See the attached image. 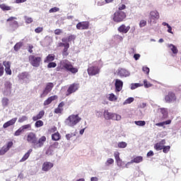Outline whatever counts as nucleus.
Wrapping results in <instances>:
<instances>
[{"instance_id": "obj_46", "label": "nucleus", "mask_w": 181, "mask_h": 181, "mask_svg": "<svg viewBox=\"0 0 181 181\" xmlns=\"http://www.w3.org/2000/svg\"><path fill=\"white\" fill-rule=\"evenodd\" d=\"M23 132V130L21 127H20L15 133H14V136H19Z\"/></svg>"}, {"instance_id": "obj_53", "label": "nucleus", "mask_w": 181, "mask_h": 181, "mask_svg": "<svg viewBox=\"0 0 181 181\" xmlns=\"http://www.w3.org/2000/svg\"><path fill=\"white\" fill-rule=\"evenodd\" d=\"M64 39H67V43L71 42V40H74V35H69L68 37H64Z\"/></svg>"}, {"instance_id": "obj_40", "label": "nucleus", "mask_w": 181, "mask_h": 181, "mask_svg": "<svg viewBox=\"0 0 181 181\" xmlns=\"http://www.w3.org/2000/svg\"><path fill=\"white\" fill-rule=\"evenodd\" d=\"M9 104V99L6 98H4L2 99V105L3 107H8V105Z\"/></svg>"}, {"instance_id": "obj_62", "label": "nucleus", "mask_w": 181, "mask_h": 181, "mask_svg": "<svg viewBox=\"0 0 181 181\" xmlns=\"http://www.w3.org/2000/svg\"><path fill=\"white\" fill-rule=\"evenodd\" d=\"M13 145V142L12 141H9L8 143H7V144L6 145V146L8 148L11 149V148H12V146Z\"/></svg>"}, {"instance_id": "obj_38", "label": "nucleus", "mask_w": 181, "mask_h": 181, "mask_svg": "<svg viewBox=\"0 0 181 181\" xmlns=\"http://www.w3.org/2000/svg\"><path fill=\"white\" fill-rule=\"evenodd\" d=\"M8 151H9V148L6 146H4L0 150V155H5L6 152H8Z\"/></svg>"}, {"instance_id": "obj_8", "label": "nucleus", "mask_w": 181, "mask_h": 181, "mask_svg": "<svg viewBox=\"0 0 181 181\" xmlns=\"http://www.w3.org/2000/svg\"><path fill=\"white\" fill-rule=\"evenodd\" d=\"M80 88V84L77 83H74L71 84L69 87V88L66 90V95H70V94H73V93H76L77 90Z\"/></svg>"}, {"instance_id": "obj_49", "label": "nucleus", "mask_w": 181, "mask_h": 181, "mask_svg": "<svg viewBox=\"0 0 181 181\" xmlns=\"http://www.w3.org/2000/svg\"><path fill=\"white\" fill-rule=\"evenodd\" d=\"M59 11H60V8H59L58 7H54L49 9V13H53L54 12H59Z\"/></svg>"}, {"instance_id": "obj_31", "label": "nucleus", "mask_w": 181, "mask_h": 181, "mask_svg": "<svg viewBox=\"0 0 181 181\" xmlns=\"http://www.w3.org/2000/svg\"><path fill=\"white\" fill-rule=\"evenodd\" d=\"M172 122L171 120L168 119L165 122H160V123H156V127H165V125H169Z\"/></svg>"}, {"instance_id": "obj_24", "label": "nucleus", "mask_w": 181, "mask_h": 181, "mask_svg": "<svg viewBox=\"0 0 181 181\" xmlns=\"http://www.w3.org/2000/svg\"><path fill=\"white\" fill-rule=\"evenodd\" d=\"M45 115V110H41L39 112V113L33 117V121H37V119H42L43 118V116Z\"/></svg>"}, {"instance_id": "obj_2", "label": "nucleus", "mask_w": 181, "mask_h": 181, "mask_svg": "<svg viewBox=\"0 0 181 181\" xmlns=\"http://www.w3.org/2000/svg\"><path fill=\"white\" fill-rule=\"evenodd\" d=\"M81 121V117L78 115H71L65 120V125L70 127L71 128H74L78 122Z\"/></svg>"}, {"instance_id": "obj_60", "label": "nucleus", "mask_w": 181, "mask_h": 181, "mask_svg": "<svg viewBox=\"0 0 181 181\" xmlns=\"http://www.w3.org/2000/svg\"><path fill=\"white\" fill-rule=\"evenodd\" d=\"M4 76V64H0V77Z\"/></svg>"}, {"instance_id": "obj_14", "label": "nucleus", "mask_w": 181, "mask_h": 181, "mask_svg": "<svg viewBox=\"0 0 181 181\" xmlns=\"http://www.w3.org/2000/svg\"><path fill=\"white\" fill-rule=\"evenodd\" d=\"M124 86V82L121 81V79H116L115 83V90L117 93H119L121 90H122V87Z\"/></svg>"}, {"instance_id": "obj_17", "label": "nucleus", "mask_w": 181, "mask_h": 181, "mask_svg": "<svg viewBox=\"0 0 181 181\" xmlns=\"http://www.w3.org/2000/svg\"><path fill=\"white\" fill-rule=\"evenodd\" d=\"M165 144H166V141L165 139L161 140L154 145V149H156V151H162L165 146Z\"/></svg>"}, {"instance_id": "obj_19", "label": "nucleus", "mask_w": 181, "mask_h": 181, "mask_svg": "<svg viewBox=\"0 0 181 181\" xmlns=\"http://www.w3.org/2000/svg\"><path fill=\"white\" fill-rule=\"evenodd\" d=\"M130 29H131V27L126 26L125 25L122 24L118 28V31L120 33H128Z\"/></svg>"}, {"instance_id": "obj_35", "label": "nucleus", "mask_w": 181, "mask_h": 181, "mask_svg": "<svg viewBox=\"0 0 181 181\" xmlns=\"http://www.w3.org/2000/svg\"><path fill=\"white\" fill-rule=\"evenodd\" d=\"M52 141H59L60 139V134L59 132H56L52 135Z\"/></svg>"}, {"instance_id": "obj_39", "label": "nucleus", "mask_w": 181, "mask_h": 181, "mask_svg": "<svg viewBox=\"0 0 181 181\" xmlns=\"http://www.w3.org/2000/svg\"><path fill=\"white\" fill-rule=\"evenodd\" d=\"M105 166H110L111 165H114V159L107 158L106 162L105 163Z\"/></svg>"}, {"instance_id": "obj_50", "label": "nucleus", "mask_w": 181, "mask_h": 181, "mask_svg": "<svg viewBox=\"0 0 181 181\" xmlns=\"http://www.w3.org/2000/svg\"><path fill=\"white\" fill-rule=\"evenodd\" d=\"M144 84L146 88H149V87H152V85L151 84V83L148 82V81L146 80L144 81Z\"/></svg>"}, {"instance_id": "obj_21", "label": "nucleus", "mask_w": 181, "mask_h": 181, "mask_svg": "<svg viewBox=\"0 0 181 181\" xmlns=\"http://www.w3.org/2000/svg\"><path fill=\"white\" fill-rule=\"evenodd\" d=\"M17 120H18V118H16V117L11 119V120H9L7 122L4 124L3 128L6 129L8 127L13 125L15 124V122H16Z\"/></svg>"}, {"instance_id": "obj_15", "label": "nucleus", "mask_w": 181, "mask_h": 181, "mask_svg": "<svg viewBox=\"0 0 181 181\" xmlns=\"http://www.w3.org/2000/svg\"><path fill=\"white\" fill-rule=\"evenodd\" d=\"M7 22H13V23H11L10 25L13 30L18 29V21H16V17H10L8 19H7Z\"/></svg>"}, {"instance_id": "obj_23", "label": "nucleus", "mask_w": 181, "mask_h": 181, "mask_svg": "<svg viewBox=\"0 0 181 181\" xmlns=\"http://www.w3.org/2000/svg\"><path fill=\"white\" fill-rule=\"evenodd\" d=\"M54 100H57V95H53L48 98L46 100H45L44 105H49V104H52V102L54 101Z\"/></svg>"}, {"instance_id": "obj_45", "label": "nucleus", "mask_w": 181, "mask_h": 181, "mask_svg": "<svg viewBox=\"0 0 181 181\" xmlns=\"http://www.w3.org/2000/svg\"><path fill=\"white\" fill-rule=\"evenodd\" d=\"M29 153H25L23 158L20 160V162H25V160H28V159L29 158Z\"/></svg>"}, {"instance_id": "obj_32", "label": "nucleus", "mask_w": 181, "mask_h": 181, "mask_svg": "<svg viewBox=\"0 0 181 181\" xmlns=\"http://www.w3.org/2000/svg\"><path fill=\"white\" fill-rule=\"evenodd\" d=\"M128 144L125 141H119L117 143V148L119 149H124L126 146H127Z\"/></svg>"}, {"instance_id": "obj_3", "label": "nucleus", "mask_w": 181, "mask_h": 181, "mask_svg": "<svg viewBox=\"0 0 181 181\" xmlns=\"http://www.w3.org/2000/svg\"><path fill=\"white\" fill-rule=\"evenodd\" d=\"M61 65L62 66V67H64V69H66V70L72 73V74H76V73L78 72V69L77 68H74V66L71 65V63H70L69 60L64 59L62 61Z\"/></svg>"}, {"instance_id": "obj_57", "label": "nucleus", "mask_w": 181, "mask_h": 181, "mask_svg": "<svg viewBox=\"0 0 181 181\" xmlns=\"http://www.w3.org/2000/svg\"><path fill=\"white\" fill-rule=\"evenodd\" d=\"M63 111V108H61V107H57L55 110H54V112L55 114H62V112Z\"/></svg>"}, {"instance_id": "obj_36", "label": "nucleus", "mask_w": 181, "mask_h": 181, "mask_svg": "<svg viewBox=\"0 0 181 181\" xmlns=\"http://www.w3.org/2000/svg\"><path fill=\"white\" fill-rule=\"evenodd\" d=\"M134 124H136L138 127H145L146 125V122L142 121V120H139V121H135Z\"/></svg>"}, {"instance_id": "obj_41", "label": "nucleus", "mask_w": 181, "mask_h": 181, "mask_svg": "<svg viewBox=\"0 0 181 181\" xmlns=\"http://www.w3.org/2000/svg\"><path fill=\"white\" fill-rule=\"evenodd\" d=\"M35 128H40V127H43V121L37 120L35 124Z\"/></svg>"}, {"instance_id": "obj_58", "label": "nucleus", "mask_w": 181, "mask_h": 181, "mask_svg": "<svg viewBox=\"0 0 181 181\" xmlns=\"http://www.w3.org/2000/svg\"><path fill=\"white\" fill-rule=\"evenodd\" d=\"M35 33H41V32H43V28L42 27H38L35 29Z\"/></svg>"}, {"instance_id": "obj_10", "label": "nucleus", "mask_w": 181, "mask_h": 181, "mask_svg": "<svg viewBox=\"0 0 181 181\" xmlns=\"http://www.w3.org/2000/svg\"><path fill=\"white\" fill-rule=\"evenodd\" d=\"M117 76H119V77H129V76H131V73L129 72V71L123 69V68H119L117 70Z\"/></svg>"}, {"instance_id": "obj_61", "label": "nucleus", "mask_w": 181, "mask_h": 181, "mask_svg": "<svg viewBox=\"0 0 181 181\" xmlns=\"http://www.w3.org/2000/svg\"><path fill=\"white\" fill-rule=\"evenodd\" d=\"M125 8H127V6H125V4H120L119 6V11H124Z\"/></svg>"}, {"instance_id": "obj_13", "label": "nucleus", "mask_w": 181, "mask_h": 181, "mask_svg": "<svg viewBox=\"0 0 181 181\" xmlns=\"http://www.w3.org/2000/svg\"><path fill=\"white\" fill-rule=\"evenodd\" d=\"M62 42L66 43L65 46L64 47V48L62 52V55L66 57L69 56V52H67V50H69V48L70 47V44L67 42V38H62Z\"/></svg>"}, {"instance_id": "obj_29", "label": "nucleus", "mask_w": 181, "mask_h": 181, "mask_svg": "<svg viewBox=\"0 0 181 181\" xmlns=\"http://www.w3.org/2000/svg\"><path fill=\"white\" fill-rule=\"evenodd\" d=\"M168 47H170V50L174 54H177L179 50H177V47H176V46L173 45V44H170L168 45Z\"/></svg>"}, {"instance_id": "obj_63", "label": "nucleus", "mask_w": 181, "mask_h": 181, "mask_svg": "<svg viewBox=\"0 0 181 181\" xmlns=\"http://www.w3.org/2000/svg\"><path fill=\"white\" fill-rule=\"evenodd\" d=\"M140 58H141V54H134V59L135 60H139Z\"/></svg>"}, {"instance_id": "obj_37", "label": "nucleus", "mask_w": 181, "mask_h": 181, "mask_svg": "<svg viewBox=\"0 0 181 181\" xmlns=\"http://www.w3.org/2000/svg\"><path fill=\"white\" fill-rule=\"evenodd\" d=\"M134 98H128L123 103V105H128V104H132L134 103Z\"/></svg>"}, {"instance_id": "obj_7", "label": "nucleus", "mask_w": 181, "mask_h": 181, "mask_svg": "<svg viewBox=\"0 0 181 181\" xmlns=\"http://www.w3.org/2000/svg\"><path fill=\"white\" fill-rule=\"evenodd\" d=\"M176 95L173 92H169L167 95L165 96V101L168 104H173L176 103Z\"/></svg>"}, {"instance_id": "obj_4", "label": "nucleus", "mask_w": 181, "mask_h": 181, "mask_svg": "<svg viewBox=\"0 0 181 181\" xmlns=\"http://www.w3.org/2000/svg\"><path fill=\"white\" fill-rule=\"evenodd\" d=\"M127 18V14L122 11H116L112 17L114 22L119 23L122 22Z\"/></svg>"}, {"instance_id": "obj_9", "label": "nucleus", "mask_w": 181, "mask_h": 181, "mask_svg": "<svg viewBox=\"0 0 181 181\" xmlns=\"http://www.w3.org/2000/svg\"><path fill=\"white\" fill-rule=\"evenodd\" d=\"M11 93H12V83L6 81L4 83V95H11Z\"/></svg>"}, {"instance_id": "obj_6", "label": "nucleus", "mask_w": 181, "mask_h": 181, "mask_svg": "<svg viewBox=\"0 0 181 181\" xmlns=\"http://www.w3.org/2000/svg\"><path fill=\"white\" fill-rule=\"evenodd\" d=\"M53 87H54V84L53 83H47L45 89L43 90L42 93L40 95V98H45L53 90Z\"/></svg>"}, {"instance_id": "obj_25", "label": "nucleus", "mask_w": 181, "mask_h": 181, "mask_svg": "<svg viewBox=\"0 0 181 181\" xmlns=\"http://www.w3.org/2000/svg\"><path fill=\"white\" fill-rule=\"evenodd\" d=\"M150 18L151 19H159V12L157 11L150 12Z\"/></svg>"}, {"instance_id": "obj_54", "label": "nucleus", "mask_w": 181, "mask_h": 181, "mask_svg": "<svg viewBox=\"0 0 181 181\" xmlns=\"http://www.w3.org/2000/svg\"><path fill=\"white\" fill-rule=\"evenodd\" d=\"M56 66H57V64H56V63H54V62H49L48 64L47 67H48V69H52V68L56 67Z\"/></svg>"}, {"instance_id": "obj_12", "label": "nucleus", "mask_w": 181, "mask_h": 181, "mask_svg": "<svg viewBox=\"0 0 181 181\" xmlns=\"http://www.w3.org/2000/svg\"><path fill=\"white\" fill-rule=\"evenodd\" d=\"M54 165L52 162L45 161L43 163L42 165V172H49L52 168H53Z\"/></svg>"}, {"instance_id": "obj_26", "label": "nucleus", "mask_w": 181, "mask_h": 181, "mask_svg": "<svg viewBox=\"0 0 181 181\" xmlns=\"http://www.w3.org/2000/svg\"><path fill=\"white\" fill-rule=\"evenodd\" d=\"M54 60V54H49L44 60V63H50V62H53Z\"/></svg>"}, {"instance_id": "obj_16", "label": "nucleus", "mask_w": 181, "mask_h": 181, "mask_svg": "<svg viewBox=\"0 0 181 181\" xmlns=\"http://www.w3.org/2000/svg\"><path fill=\"white\" fill-rule=\"evenodd\" d=\"M76 29L78 30H84L88 29V22H80L76 25Z\"/></svg>"}, {"instance_id": "obj_11", "label": "nucleus", "mask_w": 181, "mask_h": 181, "mask_svg": "<svg viewBox=\"0 0 181 181\" xmlns=\"http://www.w3.org/2000/svg\"><path fill=\"white\" fill-rule=\"evenodd\" d=\"M100 74V68L97 66H92L88 69V74L89 76H96Z\"/></svg>"}, {"instance_id": "obj_55", "label": "nucleus", "mask_w": 181, "mask_h": 181, "mask_svg": "<svg viewBox=\"0 0 181 181\" xmlns=\"http://www.w3.org/2000/svg\"><path fill=\"white\" fill-rule=\"evenodd\" d=\"M142 71L144 73H146V74H149L150 69L148 68V66H143Z\"/></svg>"}, {"instance_id": "obj_30", "label": "nucleus", "mask_w": 181, "mask_h": 181, "mask_svg": "<svg viewBox=\"0 0 181 181\" xmlns=\"http://www.w3.org/2000/svg\"><path fill=\"white\" fill-rule=\"evenodd\" d=\"M107 99L109 100V101H117V100H118V98L117 97V95H115L114 93H110L107 95Z\"/></svg>"}, {"instance_id": "obj_48", "label": "nucleus", "mask_w": 181, "mask_h": 181, "mask_svg": "<svg viewBox=\"0 0 181 181\" xmlns=\"http://www.w3.org/2000/svg\"><path fill=\"white\" fill-rule=\"evenodd\" d=\"M169 151H170V146H164V147H163V152L164 153H168V152H169Z\"/></svg>"}, {"instance_id": "obj_1", "label": "nucleus", "mask_w": 181, "mask_h": 181, "mask_svg": "<svg viewBox=\"0 0 181 181\" xmlns=\"http://www.w3.org/2000/svg\"><path fill=\"white\" fill-rule=\"evenodd\" d=\"M27 141L28 142H30V144H33V148H34V149H39L42 148L45 145V143L46 142V136H42L37 141L36 134L33 132H30L27 136Z\"/></svg>"}, {"instance_id": "obj_28", "label": "nucleus", "mask_w": 181, "mask_h": 181, "mask_svg": "<svg viewBox=\"0 0 181 181\" xmlns=\"http://www.w3.org/2000/svg\"><path fill=\"white\" fill-rule=\"evenodd\" d=\"M121 115L117 114V113H112V117H110V119H112L113 121H121Z\"/></svg>"}, {"instance_id": "obj_59", "label": "nucleus", "mask_w": 181, "mask_h": 181, "mask_svg": "<svg viewBox=\"0 0 181 181\" xmlns=\"http://www.w3.org/2000/svg\"><path fill=\"white\" fill-rule=\"evenodd\" d=\"M21 128L23 129V132L25 131V129H30V124H25Z\"/></svg>"}, {"instance_id": "obj_20", "label": "nucleus", "mask_w": 181, "mask_h": 181, "mask_svg": "<svg viewBox=\"0 0 181 181\" xmlns=\"http://www.w3.org/2000/svg\"><path fill=\"white\" fill-rule=\"evenodd\" d=\"M3 64L4 65L6 74L11 76V74H12V71L11 70V63L9 62H4Z\"/></svg>"}, {"instance_id": "obj_42", "label": "nucleus", "mask_w": 181, "mask_h": 181, "mask_svg": "<svg viewBox=\"0 0 181 181\" xmlns=\"http://www.w3.org/2000/svg\"><path fill=\"white\" fill-rule=\"evenodd\" d=\"M114 156H115L116 162L121 160V158H119V152L115 151L114 153Z\"/></svg>"}, {"instance_id": "obj_52", "label": "nucleus", "mask_w": 181, "mask_h": 181, "mask_svg": "<svg viewBox=\"0 0 181 181\" xmlns=\"http://www.w3.org/2000/svg\"><path fill=\"white\" fill-rule=\"evenodd\" d=\"M138 87H141L139 83H133L131 85V90H135V88H138Z\"/></svg>"}, {"instance_id": "obj_33", "label": "nucleus", "mask_w": 181, "mask_h": 181, "mask_svg": "<svg viewBox=\"0 0 181 181\" xmlns=\"http://www.w3.org/2000/svg\"><path fill=\"white\" fill-rule=\"evenodd\" d=\"M0 8H1V9H2V11H11V9H12V7H11L5 4H1Z\"/></svg>"}, {"instance_id": "obj_56", "label": "nucleus", "mask_w": 181, "mask_h": 181, "mask_svg": "<svg viewBox=\"0 0 181 181\" xmlns=\"http://www.w3.org/2000/svg\"><path fill=\"white\" fill-rule=\"evenodd\" d=\"M65 138L67 141H70V139H71V138H73V133H69L66 134Z\"/></svg>"}, {"instance_id": "obj_5", "label": "nucleus", "mask_w": 181, "mask_h": 181, "mask_svg": "<svg viewBox=\"0 0 181 181\" xmlns=\"http://www.w3.org/2000/svg\"><path fill=\"white\" fill-rule=\"evenodd\" d=\"M29 62L33 67H39V66H40V63H42V58L35 55H30L29 57Z\"/></svg>"}, {"instance_id": "obj_18", "label": "nucleus", "mask_w": 181, "mask_h": 181, "mask_svg": "<svg viewBox=\"0 0 181 181\" xmlns=\"http://www.w3.org/2000/svg\"><path fill=\"white\" fill-rule=\"evenodd\" d=\"M158 111L160 114V117L163 118V119H166V118H168V109L161 107L158 109Z\"/></svg>"}, {"instance_id": "obj_44", "label": "nucleus", "mask_w": 181, "mask_h": 181, "mask_svg": "<svg viewBox=\"0 0 181 181\" xmlns=\"http://www.w3.org/2000/svg\"><path fill=\"white\" fill-rule=\"evenodd\" d=\"M21 47H22V42H18L14 46V50H16V52H18V50H19Z\"/></svg>"}, {"instance_id": "obj_22", "label": "nucleus", "mask_w": 181, "mask_h": 181, "mask_svg": "<svg viewBox=\"0 0 181 181\" xmlns=\"http://www.w3.org/2000/svg\"><path fill=\"white\" fill-rule=\"evenodd\" d=\"M20 80H22L23 83H28L29 81V78H28V73L23 72L18 75Z\"/></svg>"}, {"instance_id": "obj_34", "label": "nucleus", "mask_w": 181, "mask_h": 181, "mask_svg": "<svg viewBox=\"0 0 181 181\" xmlns=\"http://www.w3.org/2000/svg\"><path fill=\"white\" fill-rule=\"evenodd\" d=\"M112 114L113 113L108 112V110H105L104 117L105 119H111V117H112Z\"/></svg>"}, {"instance_id": "obj_47", "label": "nucleus", "mask_w": 181, "mask_h": 181, "mask_svg": "<svg viewBox=\"0 0 181 181\" xmlns=\"http://www.w3.org/2000/svg\"><path fill=\"white\" fill-rule=\"evenodd\" d=\"M25 121H28V117L26 116H22L18 119V122L20 123L25 122Z\"/></svg>"}, {"instance_id": "obj_27", "label": "nucleus", "mask_w": 181, "mask_h": 181, "mask_svg": "<svg viewBox=\"0 0 181 181\" xmlns=\"http://www.w3.org/2000/svg\"><path fill=\"white\" fill-rule=\"evenodd\" d=\"M144 160L142 156H137L130 161V163H141Z\"/></svg>"}, {"instance_id": "obj_43", "label": "nucleus", "mask_w": 181, "mask_h": 181, "mask_svg": "<svg viewBox=\"0 0 181 181\" xmlns=\"http://www.w3.org/2000/svg\"><path fill=\"white\" fill-rule=\"evenodd\" d=\"M24 19L25 21V23H32V22H33V18H32L31 17H28V16H24Z\"/></svg>"}, {"instance_id": "obj_51", "label": "nucleus", "mask_w": 181, "mask_h": 181, "mask_svg": "<svg viewBox=\"0 0 181 181\" xmlns=\"http://www.w3.org/2000/svg\"><path fill=\"white\" fill-rule=\"evenodd\" d=\"M140 28H144V26H146V20H141L139 23Z\"/></svg>"}, {"instance_id": "obj_64", "label": "nucleus", "mask_w": 181, "mask_h": 181, "mask_svg": "<svg viewBox=\"0 0 181 181\" xmlns=\"http://www.w3.org/2000/svg\"><path fill=\"white\" fill-rule=\"evenodd\" d=\"M117 162V166H119V168H123L122 167V163H123V162H122V160L121 159L119 161H116Z\"/></svg>"}]
</instances>
